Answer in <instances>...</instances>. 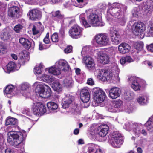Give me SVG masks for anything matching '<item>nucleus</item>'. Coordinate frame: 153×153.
<instances>
[{
	"label": "nucleus",
	"instance_id": "7c9ffc66",
	"mask_svg": "<svg viewBox=\"0 0 153 153\" xmlns=\"http://www.w3.org/2000/svg\"><path fill=\"white\" fill-rule=\"evenodd\" d=\"M19 42L25 48L27 49H29L31 47V42L27 39L24 38H21L19 39Z\"/></svg>",
	"mask_w": 153,
	"mask_h": 153
},
{
	"label": "nucleus",
	"instance_id": "f8f14e48",
	"mask_svg": "<svg viewBox=\"0 0 153 153\" xmlns=\"http://www.w3.org/2000/svg\"><path fill=\"white\" fill-rule=\"evenodd\" d=\"M128 125L126 128L127 130H132L134 133L136 137H138L141 132V129L143 127V125L141 123H134Z\"/></svg>",
	"mask_w": 153,
	"mask_h": 153
},
{
	"label": "nucleus",
	"instance_id": "c756f323",
	"mask_svg": "<svg viewBox=\"0 0 153 153\" xmlns=\"http://www.w3.org/2000/svg\"><path fill=\"white\" fill-rule=\"evenodd\" d=\"M100 130L99 132V135L103 137L105 136L107 134L109 128L106 125H101L99 127Z\"/></svg>",
	"mask_w": 153,
	"mask_h": 153
},
{
	"label": "nucleus",
	"instance_id": "79ce46f5",
	"mask_svg": "<svg viewBox=\"0 0 153 153\" xmlns=\"http://www.w3.org/2000/svg\"><path fill=\"white\" fill-rule=\"evenodd\" d=\"M77 3H76L75 6L79 8H82L85 6L87 3L84 0H76Z\"/></svg>",
	"mask_w": 153,
	"mask_h": 153
},
{
	"label": "nucleus",
	"instance_id": "603ef678",
	"mask_svg": "<svg viewBox=\"0 0 153 153\" xmlns=\"http://www.w3.org/2000/svg\"><path fill=\"white\" fill-rule=\"evenodd\" d=\"M6 51V47L3 45H0V54L5 53Z\"/></svg>",
	"mask_w": 153,
	"mask_h": 153
},
{
	"label": "nucleus",
	"instance_id": "a18cd8bd",
	"mask_svg": "<svg viewBox=\"0 0 153 153\" xmlns=\"http://www.w3.org/2000/svg\"><path fill=\"white\" fill-rule=\"evenodd\" d=\"M143 43L142 42H136L135 44L134 47L135 49L138 51L141 50L143 48Z\"/></svg>",
	"mask_w": 153,
	"mask_h": 153
},
{
	"label": "nucleus",
	"instance_id": "5701e85b",
	"mask_svg": "<svg viewBox=\"0 0 153 153\" xmlns=\"http://www.w3.org/2000/svg\"><path fill=\"white\" fill-rule=\"evenodd\" d=\"M29 16L31 20H35L41 18V13L39 10L34 9L30 11Z\"/></svg>",
	"mask_w": 153,
	"mask_h": 153
},
{
	"label": "nucleus",
	"instance_id": "8fccbe9b",
	"mask_svg": "<svg viewBox=\"0 0 153 153\" xmlns=\"http://www.w3.org/2000/svg\"><path fill=\"white\" fill-rule=\"evenodd\" d=\"M116 49L114 48H111L108 49V53L112 56H114L115 54Z\"/></svg>",
	"mask_w": 153,
	"mask_h": 153
},
{
	"label": "nucleus",
	"instance_id": "dca6fc26",
	"mask_svg": "<svg viewBox=\"0 0 153 153\" xmlns=\"http://www.w3.org/2000/svg\"><path fill=\"white\" fill-rule=\"evenodd\" d=\"M128 79L131 83V87L132 89L136 91L140 89L141 87L140 79L134 76H131Z\"/></svg>",
	"mask_w": 153,
	"mask_h": 153
},
{
	"label": "nucleus",
	"instance_id": "20e7f679",
	"mask_svg": "<svg viewBox=\"0 0 153 153\" xmlns=\"http://www.w3.org/2000/svg\"><path fill=\"white\" fill-rule=\"evenodd\" d=\"M122 5L120 4L115 3L113 4L111 8L108 12L107 19L110 20L113 18L116 20L120 25H125L126 19L124 15V12L121 8Z\"/></svg>",
	"mask_w": 153,
	"mask_h": 153
},
{
	"label": "nucleus",
	"instance_id": "c85d7f7f",
	"mask_svg": "<svg viewBox=\"0 0 153 153\" xmlns=\"http://www.w3.org/2000/svg\"><path fill=\"white\" fill-rule=\"evenodd\" d=\"M30 85L27 83L22 84L21 85V89L22 90L23 95L25 97H27L30 95L29 89Z\"/></svg>",
	"mask_w": 153,
	"mask_h": 153
},
{
	"label": "nucleus",
	"instance_id": "69168bd1",
	"mask_svg": "<svg viewBox=\"0 0 153 153\" xmlns=\"http://www.w3.org/2000/svg\"><path fill=\"white\" fill-rule=\"evenodd\" d=\"M22 113L28 116H31V113L30 112L27 110H25L23 111L22 112Z\"/></svg>",
	"mask_w": 153,
	"mask_h": 153
},
{
	"label": "nucleus",
	"instance_id": "3c124183",
	"mask_svg": "<svg viewBox=\"0 0 153 153\" xmlns=\"http://www.w3.org/2000/svg\"><path fill=\"white\" fill-rule=\"evenodd\" d=\"M1 38L3 40H7L9 38V35L7 33L5 32L1 33Z\"/></svg>",
	"mask_w": 153,
	"mask_h": 153
},
{
	"label": "nucleus",
	"instance_id": "6ab92c4d",
	"mask_svg": "<svg viewBox=\"0 0 153 153\" xmlns=\"http://www.w3.org/2000/svg\"><path fill=\"white\" fill-rule=\"evenodd\" d=\"M17 88L16 87L12 85H8L4 91L6 96L7 97L11 98L16 93Z\"/></svg>",
	"mask_w": 153,
	"mask_h": 153
},
{
	"label": "nucleus",
	"instance_id": "6e6552de",
	"mask_svg": "<svg viewBox=\"0 0 153 153\" xmlns=\"http://www.w3.org/2000/svg\"><path fill=\"white\" fill-rule=\"evenodd\" d=\"M33 114L36 116H42L46 111L45 105L40 102H34L32 107Z\"/></svg>",
	"mask_w": 153,
	"mask_h": 153
},
{
	"label": "nucleus",
	"instance_id": "473e14b6",
	"mask_svg": "<svg viewBox=\"0 0 153 153\" xmlns=\"http://www.w3.org/2000/svg\"><path fill=\"white\" fill-rule=\"evenodd\" d=\"M148 131L153 133V114L145 124Z\"/></svg>",
	"mask_w": 153,
	"mask_h": 153
},
{
	"label": "nucleus",
	"instance_id": "0eeeda50",
	"mask_svg": "<svg viewBox=\"0 0 153 153\" xmlns=\"http://www.w3.org/2000/svg\"><path fill=\"white\" fill-rule=\"evenodd\" d=\"M95 40L96 43L101 46L109 45L110 43L108 35L105 33H101L95 36Z\"/></svg>",
	"mask_w": 153,
	"mask_h": 153
},
{
	"label": "nucleus",
	"instance_id": "4be33fe9",
	"mask_svg": "<svg viewBox=\"0 0 153 153\" xmlns=\"http://www.w3.org/2000/svg\"><path fill=\"white\" fill-rule=\"evenodd\" d=\"M57 66L62 71H65L68 70L69 66L68 62L65 60L61 59L56 62L55 63Z\"/></svg>",
	"mask_w": 153,
	"mask_h": 153
},
{
	"label": "nucleus",
	"instance_id": "ea45409f",
	"mask_svg": "<svg viewBox=\"0 0 153 153\" xmlns=\"http://www.w3.org/2000/svg\"><path fill=\"white\" fill-rule=\"evenodd\" d=\"M133 61L131 58L128 56L122 57L120 59V63L123 65L126 62L130 63Z\"/></svg>",
	"mask_w": 153,
	"mask_h": 153
},
{
	"label": "nucleus",
	"instance_id": "de8ad7c7",
	"mask_svg": "<svg viewBox=\"0 0 153 153\" xmlns=\"http://www.w3.org/2000/svg\"><path fill=\"white\" fill-rule=\"evenodd\" d=\"M23 27V25L20 24H18L14 27V31L17 33H19Z\"/></svg>",
	"mask_w": 153,
	"mask_h": 153
},
{
	"label": "nucleus",
	"instance_id": "a19ab883",
	"mask_svg": "<svg viewBox=\"0 0 153 153\" xmlns=\"http://www.w3.org/2000/svg\"><path fill=\"white\" fill-rule=\"evenodd\" d=\"M16 123V119L10 117H8L6 119V124L7 125L11 124L14 125Z\"/></svg>",
	"mask_w": 153,
	"mask_h": 153
},
{
	"label": "nucleus",
	"instance_id": "cd10ccee",
	"mask_svg": "<svg viewBox=\"0 0 153 153\" xmlns=\"http://www.w3.org/2000/svg\"><path fill=\"white\" fill-rule=\"evenodd\" d=\"M46 70L48 71V72L54 75H57L61 73V69H59L55 64L49 68L46 69Z\"/></svg>",
	"mask_w": 153,
	"mask_h": 153
},
{
	"label": "nucleus",
	"instance_id": "4d7b16f0",
	"mask_svg": "<svg viewBox=\"0 0 153 153\" xmlns=\"http://www.w3.org/2000/svg\"><path fill=\"white\" fill-rule=\"evenodd\" d=\"M55 16L63 20V16L61 14L59 11H57L55 13Z\"/></svg>",
	"mask_w": 153,
	"mask_h": 153
},
{
	"label": "nucleus",
	"instance_id": "c9c22d12",
	"mask_svg": "<svg viewBox=\"0 0 153 153\" xmlns=\"http://www.w3.org/2000/svg\"><path fill=\"white\" fill-rule=\"evenodd\" d=\"M47 106L49 110L52 111H54L58 109V104L53 102H48L47 103Z\"/></svg>",
	"mask_w": 153,
	"mask_h": 153
},
{
	"label": "nucleus",
	"instance_id": "72a5a7b5",
	"mask_svg": "<svg viewBox=\"0 0 153 153\" xmlns=\"http://www.w3.org/2000/svg\"><path fill=\"white\" fill-rule=\"evenodd\" d=\"M55 79L52 76H49L45 74H43L40 77L41 80L47 83L52 82Z\"/></svg>",
	"mask_w": 153,
	"mask_h": 153
},
{
	"label": "nucleus",
	"instance_id": "2eb2a0df",
	"mask_svg": "<svg viewBox=\"0 0 153 153\" xmlns=\"http://www.w3.org/2000/svg\"><path fill=\"white\" fill-rule=\"evenodd\" d=\"M83 61L85 65L86 68L89 70L92 71L95 69V64L94 59L89 56L83 57Z\"/></svg>",
	"mask_w": 153,
	"mask_h": 153
},
{
	"label": "nucleus",
	"instance_id": "39448f33",
	"mask_svg": "<svg viewBox=\"0 0 153 153\" xmlns=\"http://www.w3.org/2000/svg\"><path fill=\"white\" fill-rule=\"evenodd\" d=\"M34 85H37L35 92L37 95L43 98H48L51 95V91L50 87L47 85L42 84L39 82H36Z\"/></svg>",
	"mask_w": 153,
	"mask_h": 153
},
{
	"label": "nucleus",
	"instance_id": "7ed1b4c3",
	"mask_svg": "<svg viewBox=\"0 0 153 153\" xmlns=\"http://www.w3.org/2000/svg\"><path fill=\"white\" fill-rule=\"evenodd\" d=\"M119 72L120 69L117 65L114 63L112 65L110 69L108 70H102L100 71L97 77L100 80L103 82L110 80L118 82L120 80L118 76Z\"/></svg>",
	"mask_w": 153,
	"mask_h": 153
},
{
	"label": "nucleus",
	"instance_id": "f257e3e1",
	"mask_svg": "<svg viewBox=\"0 0 153 153\" xmlns=\"http://www.w3.org/2000/svg\"><path fill=\"white\" fill-rule=\"evenodd\" d=\"M85 12L88 22L85 19V13L81 14L79 15L80 22L85 28L90 27L91 26L93 27H102L104 25V23L100 19L98 15L92 10H86Z\"/></svg>",
	"mask_w": 153,
	"mask_h": 153
},
{
	"label": "nucleus",
	"instance_id": "a878e982",
	"mask_svg": "<svg viewBox=\"0 0 153 153\" xmlns=\"http://www.w3.org/2000/svg\"><path fill=\"white\" fill-rule=\"evenodd\" d=\"M80 110V107L79 105L77 104H74L70 108L68 112L70 114L74 116H78L81 114Z\"/></svg>",
	"mask_w": 153,
	"mask_h": 153
},
{
	"label": "nucleus",
	"instance_id": "0e129e2a",
	"mask_svg": "<svg viewBox=\"0 0 153 153\" xmlns=\"http://www.w3.org/2000/svg\"><path fill=\"white\" fill-rule=\"evenodd\" d=\"M96 149L95 152V153H103L102 150L101 149L100 147L98 145V147H95V148Z\"/></svg>",
	"mask_w": 153,
	"mask_h": 153
},
{
	"label": "nucleus",
	"instance_id": "bb28decb",
	"mask_svg": "<svg viewBox=\"0 0 153 153\" xmlns=\"http://www.w3.org/2000/svg\"><path fill=\"white\" fill-rule=\"evenodd\" d=\"M52 88L53 90L58 92H60L62 90V85L60 84L59 80L55 78L52 82Z\"/></svg>",
	"mask_w": 153,
	"mask_h": 153
},
{
	"label": "nucleus",
	"instance_id": "9b49d317",
	"mask_svg": "<svg viewBox=\"0 0 153 153\" xmlns=\"http://www.w3.org/2000/svg\"><path fill=\"white\" fill-rule=\"evenodd\" d=\"M110 35L111 41L114 45H117L121 42V38L119 32L116 29L111 28L110 30Z\"/></svg>",
	"mask_w": 153,
	"mask_h": 153
},
{
	"label": "nucleus",
	"instance_id": "c03bdc74",
	"mask_svg": "<svg viewBox=\"0 0 153 153\" xmlns=\"http://www.w3.org/2000/svg\"><path fill=\"white\" fill-rule=\"evenodd\" d=\"M122 103L123 102L121 100H118L113 102L112 104L113 105V106H114V107L118 109V108L122 105Z\"/></svg>",
	"mask_w": 153,
	"mask_h": 153
},
{
	"label": "nucleus",
	"instance_id": "774afa93",
	"mask_svg": "<svg viewBox=\"0 0 153 153\" xmlns=\"http://www.w3.org/2000/svg\"><path fill=\"white\" fill-rule=\"evenodd\" d=\"M4 141L3 136L1 134H0V144H2Z\"/></svg>",
	"mask_w": 153,
	"mask_h": 153
},
{
	"label": "nucleus",
	"instance_id": "aec40b11",
	"mask_svg": "<svg viewBox=\"0 0 153 153\" xmlns=\"http://www.w3.org/2000/svg\"><path fill=\"white\" fill-rule=\"evenodd\" d=\"M121 94L120 89L117 87H113L109 91V96L112 99H115L119 97Z\"/></svg>",
	"mask_w": 153,
	"mask_h": 153
},
{
	"label": "nucleus",
	"instance_id": "f03ea898",
	"mask_svg": "<svg viewBox=\"0 0 153 153\" xmlns=\"http://www.w3.org/2000/svg\"><path fill=\"white\" fill-rule=\"evenodd\" d=\"M26 132L22 130L20 132L12 131L9 132L7 135V141L11 145H14L16 147H20V153L25 152L23 141L27 136Z\"/></svg>",
	"mask_w": 153,
	"mask_h": 153
},
{
	"label": "nucleus",
	"instance_id": "423d86ee",
	"mask_svg": "<svg viewBox=\"0 0 153 153\" xmlns=\"http://www.w3.org/2000/svg\"><path fill=\"white\" fill-rule=\"evenodd\" d=\"M123 137L118 131H114L111 134V144L114 148H119L123 143Z\"/></svg>",
	"mask_w": 153,
	"mask_h": 153
},
{
	"label": "nucleus",
	"instance_id": "49530a36",
	"mask_svg": "<svg viewBox=\"0 0 153 153\" xmlns=\"http://www.w3.org/2000/svg\"><path fill=\"white\" fill-rule=\"evenodd\" d=\"M90 48L88 46H85L83 48L81 54L83 56V55H85L86 54L88 53L89 52Z\"/></svg>",
	"mask_w": 153,
	"mask_h": 153
},
{
	"label": "nucleus",
	"instance_id": "052dcab7",
	"mask_svg": "<svg viewBox=\"0 0 153 153\" xmlns=\"http://www.w3.org/2000/svg\"><path fill=\"white\" fill-rule=\"evenodd\" d=\"M87 83L89 85H93L94 84V82L92 78H90L88 79Z\"/></svg>",
	"mask_w": 153,
	"mask_h": 153
},
{
	"label": "nucleus",
	"instance_id": "13d9d810",
	"mask_svg": "<svg viewBox=\"0 0 153 153\" xmlns=\"http://www.w3.org/2000/svg\"><path fill=\"white\" fill-rule=\"evenodd\" d=\"M43 42L46 44H48L49 43L50 40L48 32L47 33L45 37L43 39Z\"/></svg>",
	"mask_w": 153,
	"mask_h": 153
},
{
	"label": "nucleus",
	"instance_id": "393cba45",
	"mask_svg": "<svg viewBox=\"0 0 153 153\" xmlns=\"http://www.w3.org/2000/svg\"><path fill=\"white\" fill-rule=\"evenodd\" d=\"M5 72L10 73L12 71H16L18 70L15 63L13 62H10L4 68H3Z\"/></svg>",
	"mask_w": 153,
	"mask_h": 153
},
{
	"label": "nucleus",
	"instance_id": "a211bd4d",
	"mask_svg": "<svg viewBox=\"0 0 153 153\" xmlns=\"http://www.w3.org/2000/svg\"><path fill=\"white\" fill-rule=\"evenodd\" d=\"M80 97L83 102H88L90 99V94L88 88H85L81 90L80 92Z\"/></svg>",
	"mask_w": 153,
	"mask_h": 153
},
{
	"label": "nucleus",
	"instance_id": "58836bf2",
	"mask_svg": "<svg viewBox=\"0 0 153 153\" xmlns=\"http://www.w3.org/2000/svg\"><path fill=\"white\" fill-rule=\"evenodd\" d=\"M43 68V66L42 63L36 65L34 68V72L35 74L36 75L40 74L42 72Z\"/></svg>",
	"mask_w": 153,
	"mask_h": 153
},
{
	"label": "nucleus",
	"instance_id": "412c9836",
	"mask_svg": "<svg viewBox=\"0 0 153 153\" xmlns=\"http://www.w3.org/2000/svg\"><path fill=\"white\" fill-rule=\"evenodd\" d=\"M74 100V97L69 94L67 95L62 99V107L63 108H66L68 107Z\"/></svg>",
	"mask_w": 153,
	"mask_h": 153
},
{
	"label": "nucleus",
	"instance_id": "2f4dec72",
	"mask_svg": "<svg viewBox=\"0 0 153 153\" xmlns=\"http://www.w3.org/2000/svg\"><path fill=\"white\" fill-rule=\"evenodd\" d=\"M134 97V93L130 90L125 91L124 94V97L125 100L129 101L132 100Z\"/></svg>",
	"mask_w": 153,
	"mask_h": 153
},
{
	"label": "nucleus",
	"instance_id": "680f3d73",
	"mask_svg": "<svg viewBox=\"0 0 153 153\" xmlns=\"http://www.w3.org/2000/svg\"><path fill=\"white\" fill-rule=\"evenodd\" d=\"M32 31L33 32V34L36 35L38 34L39 32L37 28L36 27V26L34 25L32 28Z\"/></svg>",
	"mask_w": 153,
	"mask_h": 153
},
{
	"label": "nucleus",
	"instance_id": "b1692460",
	"mask_svg": "<svg viewBox=\"0 0 153 153\" xmlns=\"http://www.w3.org/2000/svg\"><path fill=\"white\" fill-rule=\"evenodd\" d=\"M131 47L128 44L125 43L120 44L118 46V51L122 54H125L128 52L130 50Z\"/></svg>",
	"mask_w": 153,
	"mask_h": 153
},
{
	"label": "nucleus",
	"instance_id": "9d476101",
	"mask_svg": "<svg viewBox=\"0 0 153 153\" xmlns=\"http://www.w3.org/2000/svg\"><path fill=\"white\" fill-rule=\"evenodd\" d=\"M93 96L94 100L97 103L102 102L106 97L105 92L99 88H96L94 89Z\"/></svg>",
	"mask_w": 153,
	"mask_h": 153
},
{
	"label": "nucleus",
	"instance_id": "1a4fd4ad",
	"mask_svg": "<svg viewBox=\"0 0 153 153\" xmlns=\"http://www.w3.org/2000/svg\"><path fill=\"white\" fill-rule=\"evenodd\" d=\"M82 29L78 25H74L73 26L69 31L70 36L73 38L78 39L82 35Z\"/></svg>",
	"mask_w": 153,
	"mask_h": 153
},
{
	"label": "nucleus",
	"instance_id": "f704fd0d",
	"mask_svg": "<svg viewBox=\"0 0 153 153\" xmlns=\"http://www.w3.org/2000/svg\"><path fill=\"white\" fill-rule=\"evenodd\" d=\"M148 98L146 96H139L137 99L138 103L142 105H145L148 103Z\"/></svg>",
	"mask_w": 153,
	"mask_h": 153
},
{
	"label": "nucleus",
	"instance_id": "37998d69",
	"mask_svg": "<svg viewBox=\"0 0 153 153\" xmlns=\"http://www.w3.org/2000/svg\"><path fill=\"white\" fill-rule=\"evenodd\" d=\"M95 147H98V145L93 144H90L88 145L87 151L89 153L93 152L95 148Z\"/></svg>",
	"mask_w": 153,
	"mask_h": 153
},
{
	"label": "nucleus",
	"instance_id": "4468645a",
	"mask_svg": "<svg viewBox=\"0 0 153 153\" xmlns=\"http://www.w3.org/2000/svg\"><path fill=\"white\" fill-rule=\"evenodd\" d=\"M8 14L10 17L14 19L19 18L22 15L19 8L15 6L11 7L9 8Z\"/></svg>",
	"mask_w": 153,
	"mask_h": 153
},
{
	"label": "nucleus",
	"instance_id": "5fc2aeb1",
	"mask_svg": "<svg viewBox=\"0 0 153 153\" xmlns=\"http://www.w3.org/2000/svg\"><path fill=\"white\" fill-rule=\"evenodd\" d=\"M108 111L110 112L115 113L117 112L118 110L117 108L113 106V105L112 104L109 107Z\"/></svg>",
	"mask_w": 153,
	"mask_h": 153
},
{
	"label": "nucleus",
	"instance_id": "4c0bfd02",
	"mask_svg": "<svg viewBox=\"0 0 153 153\" xmlns=\"http://www.w3.org/2000/svg\"><path fill=\"white\" fill-rule=\"evenodd\" d=\"M145 34L147 37H153V24L149 25Z\"/></svg>",
	"mask_w": 153,
	"mask_h": 153
},
{
	"label": "nucleus",
	"instance_id": "bf43d9fd",
	"mask_svg": "<svg viewBox=\"0 0 153 153\" xmlns=\"http://www.w3.org/2000/svg\"><path fill=\"white\" fill-rule=\"evenodd\" d=\"M72 50V47L71 46H69L65 49L64 51L65 53H68L71 52Z\"/></svg>",
	"mask_w": 153,
	"mask_h": 153
},
{
	"label": "nucleus",
	"instance_id": "6e6d98bb",
	"mask_svg": "<svg viewBox=\"0 0 153 153\" xmlns=\"http://www.w3.org/2000/svg\"><path fill=\"white\" fill-rule=\"evenodd\" d=\"M138 9L134 8L132 10V16L134 18H137L138 17Z\"/></svg>",
	"mask_w": 153,
	"mask_h": 153
},
{
	"label": "nucleus",
	"instance_id": "ddd939ff",
	"mask_svg": "<svg viewBox=\"0 0 153 153\" xmlns=\"http://www.w3.org/2000/svg\"><path fill=\"white\" fill-rule=\"evenodd\" d=\"M145 29V25L141 22L135 23L132 26V32L136 35H140L143 33Z\"/></svg>",
	"mask_w": 153,
	"mask_h": 153
},
{
	"label": "nucleus",
	"instance_id": "09e8293b",
	"mask_svg": "<svg viewBox=\"0 0 153 153\" xmlns=\"http://www.w3.org/2000/svg\"><path fill=\"white\" fill-rule=\"evenodd\" d=\"M51 40L52 41L55 42H57L58 40V36L57 34L54 33L51 36Z\"/></svg>",
	"mask_w": 153,
	"mask_h": 153
},
{
	"label": "nucleus",
	"instance_id": "864d4df0",
	"mask_svg": "<svg viewBox=\"0 0 153 153\" xmlns=\"http://www.w3.org/2000/svg\"><path fill=\"white\" fill-rule=\"evenodd\" d=\"M49 46L46 45L42 44V43L39 42V49L40 50H42L48 48Z\"/></svg>",
	"mask_w": 153,
	"mask_h": 153
},
{
	"label": "nucleus",
	"instance_id": "f3484780",
	"mask_svg": "<svg viewBox=\"0 0 153 153\" xmlns=\"http://www.w3.org/2000/svg\"><path fill=\"white\" fill-rule=\"evenodd\" d=\"M98 59L100 62L103 64H107L110 61L109 56L106 53L101 50L97 53Z\"/></svg>",
	"mask_w": 153,
	"mask_h": 153
},
{
	"label": "nucleus",
	"instance_id": "338daca9",
	"mask_svg": "<svg viewBox=\"0 0 153 153\" xmlns=\"http://www.w3.org/2000/svg\"><path fill=\"white\" fill-rule=\"evenodd\" d=\"M5 153H14L13 150L10 149H7L5 150Z\"/></svg>",
	"mask_w": 153,
	"mask_h": 153
},
{
	"label": "nucleus",
	"instance_id": "e2e57ef3",
	"mask_svg": "<svg viewBox=\"0 0 153 153\" xmlns=\"http://www.w3.org/2000/svg\"><path fill=\"white\" fill-rule=\"evenodd\" d=\"M147 50L151 52H153V43L147 46Z\"/></svg>",
	"mask_w": 153,
	"mask_h": 153
},
{
	"label": "nucleus",
	"instance_id": "e433bc0d",
	"mask_svg": "<svg viewBox=\"0 0 153 153\" xmlns=\"http://www.w3.org/2000/svg\"><path fill=\"white\" fill-rule=\"evenodd\" d=\"M73 84V81L71 76L67 77L63 81V84L66 87L72 86Z\"/></svg>",
	"mask_w": 153,
	"mask_h": 153
}]
</instances>
